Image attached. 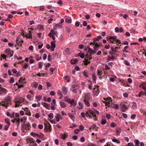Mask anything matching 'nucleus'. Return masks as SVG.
I'll use <instances>...</instances> for the list:
<instances>
[{"label":"nucleus","mask_w":146,"mask_h":146,"mask_svg":"<svg viewBox=\"0 0 146 146\" xmlns=\"http://www.w3.org/2000/svg\"><path fill=\"white\" fill-rule=\"evenodd\" d=\"M98 89L97 88H95L94 89V91L93 92L94 95H97L98 94Z\"/></svg>","instance_id":"obj_31"},{"label":"nucleus","mask_w":146,"mask_h":146,"mask_svg":"<svg viewBox=\"0 0 146 146\" xmlns=\"http://www.w3.org/2000/svg\"><path fill=\"white\" fill-rule=\"evenodd\" d=\"M99 113V112L97 110L93 109L92 110H88L86 114L83 112H82L81 113V115L84 118L85 117V115L86 117L89 116L90 117H91L90 115H92L94 117H96V114L98 115Z\"/></svg>","instance_id":"obj_1"},{"label":"nucleus","mask_w":146,"mask_h":146,"mask_svg":"<svg viewBox=\"0 0 146 146\" xmlns=\"http://www.w3.org/2000/svg\"><path fill=\"white\" fill-rule=\"evenodd\" d=\"M112 141L113 142L116 143L117 144H119L120 143V142L119 141V140L115 138H114L112 139Z\"/></svg>","instance_id":"obj_35"},{"label":"nucleus","mask_w":146,"mask_h":146,"mask_svg":"<svg viewBox=\"0 0 146 146\" xmlns=\"http://www.w3.org/2000/svg\"><path fill=\"white\" fill-rule=\"evenodd\" d=\"M37 28L38 29L41 31H42L44 30L43 27L41 25H38Z\"/></svg>","instance_id":"obj_29"},{"label":"nucleus","mask_w":146,"mask_h":146,"mask_svg":"<svg viewBox=\"0 0 146 146\" xmlns=\"http://www.w3.org/2000/svg\"><path fill=\"white\" fill-rule=\"evenodd\" d=\"M32 36V34L31 33L30 31H29V33L27 34L26 35V37L28 38H31Z\"/></svg>","instance_id":"obj_32"},{"label":"nucleus","mask_w":146,"mask_h":146,"mask_svg":"<svg viewBox=\"0 0 146 146\" xmlns=\"http://www.w3.org/2000/svg\"><path fill=\"white\" fill-rule=\"evenodd\" d=\"M15 113L14 112H12L11 114L9 112H7V115L8 116H9L11 118H14Z\"/></svg>","instance_id":"obj_25"},{"label":"nucleus","mask_w":146,"mask_h":146,"mask_svg":"<svg viewBox=\"0 0 146 146\" xmlns=\"http://www.w3.org/2000/svg\"><path fill=\"white\" fill-rule=\"evenodd\" d=\"M42 104L47 109L49 110L50 105L49 104L45 102H42Z\"/></svg>","instance_id":"obj_19"},{"label":"nucleus","mask_w":146,"mask_h":146,"mask_svg":"<svg viewBox=\"0 0 146 146\" xmlns=\"http://www.w3.org/2000/svg\"><path fill=\"white\" fill-rule=\"evenodd\" d=\"M24 102V99L21 97H16L15 100V107L16 108L21 106Z\"/></svg>","instance_id":"obj_2"},{"label":"nucleus","mask_w":146,"mask_h":146,"mask_svg":"<svg viewBox=\"0 0 146 146\" xmlns=\"http://www.w3.org/2000/svg\"><path fill=\"white\" fill-rule=\"evenodd\" d=\"M27 99L29 100L30 101H31V96L30 95H27Z\"/></svg>","instance_id":"obj_59"},{"label":"nucleus","mask_w":146,"mask_h":146,"mask_svg":"<svg viewBox=\"0 0 146 146\" xmlns=\"http://www.w3.org/2000/svg\"><path fill=\"white\" fill-rule=\"evenodd\" d=\"M102 71L100 70H98V72H97V75L99 76H101L102 75Z\"/></svg>","instance_id":"obj_44"},{"label":"nucleus","mask_w":146,"mask_h":146,"mask_svg":"<svg viewBox=\"0 0 146 146\" xmlns=\"http://www.w3.org/2000/svg\"><path fill=\"white\" fill-rule=\"evenodd\" d=\"M65 31L69 33L71 31V29L68 26H66L65 27Z\"/></svg>","instance_id":"obj_40"},{"label":"nucleus","mask_w":146,"mask_h":146,"mask_svg":"<svg viewBox=\"0 0 146 146\" xmlns=\"http://www.w3.org/2000/svg\"><path fill=\"white\" fill-rule=\"evenodd\" d=\"M42 86L41 84H39L38 87V90H41L42 89Z\"/></svg>","instance_id":"obj_61"},{"label":"nucleus","mask_w":146,"mask_h":146,"mask_svg":"<svg viewBox=\"0 0 146 146\" xmlns=\"http://www.w3.org/2000/svg\"><path fill=\"white\" fill-rule=\"evenodd\" d=\"M31 135L34 137H36V136H37V135H38V134L37 133H36L33 132H31L30 133Z\"/></svg>","instance_id":"obj_43"},{"label":"nucleus","mask_w":146,"mask_h":146,"mask_svg":"<svg viewBox=\"0 0 146 146\" xmlns=\"http://www.w3.org/2000/svg\"><path fill=\"white\" fill-rule=\"evenodd\" d=\"M106 121L104 119H102L101 120V124L104 125L106 123Z\"/></svg>","instance_id":"obj_46"},{"label":"nucleus","mask_w":146,"mask_h":146,"mask_svg":"<svg viewBox=\"0 0 146 146\" xmlns=\"http://www.w3.org/2000/svg\"><path fill=\"white\" fill-rule=\"evenodd\" d=\"M5 122L7 123V125H10V120L8 118H6L4 120Z\"/></svg>","instance_id":"obj_37"},{"label":"nucleus","mask_w":146,"mask_h":146,"mask_svg":"<svg viewBox=\"0 0 146 146\" xmlns=\"http://www.w3.org/2000/svg\"><path fill=\"white\" fill-rule=\"evenodd\" d=\"M22 109L25 111V114L27 115H29V116H31V113L30 111V110H29L28 108L26 107L24 108H23Z\"/></svg>","instance_id":"obj_14"},{"label":"nucleus","mask_w":146,"mask_h":146,"mask_svg":"<svg viewBox=\"0 0 146 146\" xmlns=\"http://www.w3.org/2000/svg\"><path fill=\"white\" fill-rule=\"evenodd\" d=\"M19 82V84H25L26 83L25 79L22 77L20 78Z\"/></svg>","instance_id":"obj_20"},{"label":"nucleus","mask_w":146,"mask_h":146,"mask_svg":"<svg viewBox=\"0 0 146 146\" xmlns=\"http://www.w3.org/2000/svg\"><path fill=\"white\" fill-rule=\"evenodd\" d=\"M80 25V23L78 21H76L75 23V26L77 27H78Z\"/></svg>","instance_id":"obj_62"},{"label":"nucleus","mask_w":146,"mask_h":146,"mask_svg":"<svg viewBox=\"0 0 146 146\" xmlns=\"http://www.w3.org/2000/svg\"><path fill=\"white\" fill-rule=\"evenodd\" d=\"M51 101V99L50 97L48 98L46 100L45 99L44 101L45 102H50Z\"/></svg>","instance_id":"obj_58"},{"label":"nucleus","mask_w":146,"mask_h":146,"mask_svg":"<svg viewBox=\"0 0 146 146\" xmlns=\"http://www.w3.org/2000/svg\"><path fill=\"white\" fill-rule=\"evenodd\" d=\"M79 56L81 58H84V57L85 54L84 53H82L81 52L79 53Z\"/></svg>","instance_id":"obj_48"},{"label":"nucleus","mask_w":146,"mask_h":146,"mask_svg":"<svg viewBox=\"0 0 146 146\" xmlns=\"http://www.w3.org/2000/svg\"><path fill=\"white\" fill-rule=\"evenodd\" d=\"M5 52L7 55H11L9 56V57H11L13 56V52L11 51L10 49H6L5 51Z\"/></svg>","instance_id":"obj_11"},{"label":"nucleus","mask_w":146,"mask_h":146,"mask_svg":"<svg viewBox=\"0 0 146 146\" xmlns=\"http://www.w3.org/2000/svg\"><path fill=\"white\" fill-rule=\"evenodd\" d=\"M79 131L80 130L79 129H76L74 130V133L75 134H77L79 133Z\"/></svg>","instance_id":"obj_63"},{"label":"nucleus","mask_w":146,"mask_h":146,"mask_svg":"<svg viewBox=\"0 0 146 146\" xmlns=\"http://www.w3.org/2000/svg\"><path fill=\"white\" fill-rule=\"evenodd\" d=\"M132 108L133 109H136L137 108V103L134 102H133L132 103Z\"/></svg>","instance_id":"obj_24"},{"label":"nucleus","mask_w":146,"mask_h":146,"mask_svg":"<svg viewBox=\"0 0 146 146\" xmlns=\"http://www.w3.org/2000/svg\"><path fill=\"white\" fill-rule=\"evenodd\" d=\"M6 90L4 88L0 86V94H5L6 93Z\"/></svg>","instance_id":"obj_22"},{"label":"nucleus","mask_w":146,"mask_h":146,"mask_svg":"<svg viewBox=\"0 0 146 146\" xmlns=\"http://www.w3.org/2000/svg\"><path fill=\"white\" fill-rule=\"evenodd\" d=\"M136 117L135 114H133L131 115V119L133 120Z\"/></svg>","instance_id":"obj_60"},{"label":"nucleus","mask_w":146,"mask_h":146,"mask_svg":"<svg viewBox=\"0 0 146 146\" xmlns=\"http://www.w3.org/2000/svg\"><path fill=\"white\" fill-rule=\"evenodd\" d=\"M86 58L85 59V61H84V64L85 65H87L88 64L90 63V62L89 60H88V59H87V58H88V55L87 54L85 55Z\"/></svg>","instance_id":"obj_18"},{"label":"nucleus","mask_w":146,"mask_h":146,"mask_svg":"<svg viewBox=\"0 0 146 146\" xmlns=\"http://www.w3.org/2000/svg\"><path fill=\"white\" fill-rule=\"evenodd\" d=\"M60 105L62 108H65L66 106V105L64 102L60 101L59 102Z\"/></svg>","instance_id":"obj_28"},{"label":"nucleus","mask_w":146,"mask_h":146,"mask_svg":"<svg viewBox=\"0 0 146 146\" xmlns=\"http://www.w3.org/2000/svg\"><path fill=\"white\" fill-rule=\"evenodd\" d=\"M84 99V101H89L90 99V93H85Z\"/></svg>","instance_id":"obj_9"},{"label":"nucleus","mask_w":146,"mask_h":146,"mask_svg":"<svg viewBox=\"0 0 146 146\" xmlns=\"http://www.w3.org/2000/svg\"><path fill=\"white\" fill-rule=\"evenodd\" d=\"M76 127V125L73 123H72L71 125H70V127L69 128H73L74 127Z\"/></svg>","instance_id":"obj_51"},{"label":"nucleus","mask_w":146,"mask_h":146,"mask_svg":"<svg viewBox=\"0 0 146 146\" xmlns=\"http://www.w3.org/2000/svg\"><path fill=\"white\" fill-rule=\"evenodd\" d=\"M83 74L84 76H85L86 77H88V73L87 72H86L85 71H84L83 72Z\"/></svg>","instance_id":"obj_57"},{"label":"nucleus","mask_w":146,"mask_h":146,"mask_svg":"<svg viewBox=\"0 0 146 146\" xmlns=\"http://www.w3.org/2000/svg\"><path fill=\"white\" fill-rule=\"evenodd\" d=\"M121 132V129L120 128H117L116 129V133L117 135H119Z\"/></svg>","instance_id":"obj_23"},{"label":"nucleus","mask_w":146,"mask_h":146,"mask_svg":"<svg viewBox=\"0 0 146 146\" xmlns=\"http://www.w3.org/2000/svg\"><path fill=\"white\" fill-rule=\"evenodd\" d=\"M65 51L66 54L69 55L70 54V49L69 48H66Z\"/></svg>","instance_id":"obj_41"},{"label":"nucleus","mask_w":146,"mask_h":146,"mask_svg":"<svg viewBox=\"0 0 146 146\" xmlns=\"http://www.w3.org/2000/svg\"><path fill=\"white\" fill-rule=\"evenodd\" d=\"M85 138L83 136L80 139V141L82 142H84L85 141Z\"/></svg>","instance_id":"obj_52"},{"label":"nucleus","mask_w":146,"mask_h":146,"mask_svg":"<svg viewBox=\"0 0 146 146\" xmlns=\"http://www.w3.org/2000/svg\"><path fill=\"white\" fill-rule=\"evenodd\" d=\"M68 115L70 119L72 120L73 122H74V115L70 113H68Z\"/></svg>","instance_id":"obj_26"},{"label":"nucleus","mask_w":146,"mask_h":146,"mask_svg":"<svg viewBox=\"0 0 146 146\" xmlns=\"http://www.w3.org/2000/svg\"><path fill=\"white\" fill-rule=\"evenodd\" d=\"M60 136V138L61 139L64 140L68 137V134L67 133H62L61 134Z\"/></svg>","instance_id":"obj_13"},{"label":"nucleus","mask_w":146,"mask_h":146,"mask_svg":"<svg viewBox=\"0 0 146 146\" xmlns=\"http://www.w3.org/2000/svg\"><path fill=\"white\" fill-rule=\"evenodd\" d=\"M23 40L19 38V36L17 37L16 40V43L19 46H22V44L23 42Z\"/></svg>","instance_id":"obj_8"},{"label":"nucleus","mask_w":146,"mask_h":146,"mask_svg":"<svg viewBox=\"0 0 146 146\" xmlns=\"http://www.w3.org/2000/svg\"><path fill=\"white\" fill-rule=\"evenodd\" d=\"M120 106L121 107L122 111L123 112H125L126 109L127 108L126 107V105L125 104H120Z\"/></svg>","instance_id":"obj_21"},{"label":"nucleus","mask_w":146,"mask_h":146,"mask_svg":"<svg viewBox=\"0 0 146 146\" xmlns=\"http://www.w3.org/2000/svg\"><path fill=\"white\" fill-rule=\"evenodd\" d=\"M58 32L57 31H54L53 30L51 29L50 32L48 35L49 36H51V35H57Z\"/></svg>","instance_id":"obj_17"},{"label":"nucleus","mask_w":146,"mask_h":146,"mask_svg":"<svg viewBox=\"0 0 146 146\" xmlns=\"http://www.w3.org/2000/svg\"><path fill=\"white\" fill-rule=\"evenodd\" d=\"M143 92L141 91L137 95H136V96L137 97H141V95L143 94Z\"/></svg>","instance_id":"obj_55"},{"label":"nucleus","mask_w":146,"mask_h":146,"mask_svg":"<svg viewBox=\"0 0 146 146\" xmlns=\"http://www.w3.org/2000/svg\"><path fill=\"white\" fill-rule=\"evenodd\" d=\"M42 96H36L35 98L37 100V102L40 101L42 98Z\"/></svg>","instance_id":"obj_38"},{"label":"nucleus","mask_w":146,"mask_h":146,"mask_svg":"<svg viewBox=\"0 0 146 146\" xmlns=\"http://www.w3.org/2000/svg\"><path fill=\"white\" fill-rule=\"evenodd\" d=\"M96 127V125H93L89 128V129L90 130L92 129H95Z\"/></svg>","instance_id":"obj_47"},{"label":"nucleus","mask_w":146,"mask_h":146,"mask_svg":"<svg viewBox=\"0 0 146 146\" xmlns=\"http://www.w3.org/2000/svg\"><path fill=\"white\" fill-rule=\"evenodd\" d=\"M72 19L71 18L69 19L66 18L65 20V21L68 23H71L72 22Z\"/></svg>","instance_id":"obj_39"},{"label":"nucleus","mask_w":146,"mask_h":146,"mask_svg":"<svg viewBox=\"0 0 146 146\" xmlns=\"http://www.w3.org/2000/svg\"><path fill=\"white\" fill-rule=\"evenodd\" d=\"M116 36H109L107 37V40L108 41H109L112 43H113V42L115 41L116 39Z\"/></svg>","instance_id":"obj_7"},{"label":"nucleus","mask_w":146,"mask_h":146,"mask_svg":"<svg viewBox=\"0 0 146 146\" xmlns=\"http://www.w3.org/2000/svg\"><path fill=\"white\" fill-rule=\"evenodd\" d=\"M55 42L56 41H52L50 42L51 45V50L52 51H53L54 50V48L56 47Z\"/></svg>","instance_id":"obj_12"},{"label":"nucleus","mask_w":146,"mask_h":146,"mask_svg":"<svg viewBox=\"0 0 146 146\" xmlns=\"http://www.w3.org/2000/svg\"><path fill=\"white\" fill-rule=\"evenodd\" d=\"M64 79L66 80L67 82H69L70 81V78L69 76H66L64 77Z\"/></svg>","instance_id":"obj_49"},{"label":"nucleus","mask_w":146,"mask_h":146,"mask_svg":"<svg viewBox=\"0 0 146 146\" xmlns=\"http://www.w3.org/2000/svg\"><path fill=\"white\" fill-rule=\"evenodd\" d=\"M31 127V126L30 124L28 123H26L22 125L21 130L23 132H25L27 130H29Z\"/></svg>","instance_id":"obj_5"},{"label":"nucleus","mask_w":146,"mask_h":146,"mask_svg":"<svg viewBox=\"0 0 146 146\" xmlns=\"http://www.w3.org/2000/svg\"><path fill=\"white\" fill-rule=\"evenodd\" d=\"M29 146H37V145L36 143H30L29 145Z\"/></svg>","instance_id":"obj_64"},{"label":"nucleus","mask_w":146,"mask_h":146,"mask_svg":"<svg viewBox=\"0 0 146 146\" xmlns=\"http://www.w3.org/2000/svg\"><path fill=\"white\" fill-rule=\"evenodd\" d=\"M48 117L50 119H52L53 117V114L52 113H49L48 115Z\"/></svg>","instance_id":"obj_56"},{"label":"nucleus","mask_w":146,"mask_h":146,"mask_svg":"<svg viewBox=\"0 0 146 146\" xmlns=\"http://www.w3.org/2000/svg\"><path fill=\"white\" fill-rule=\"evenodd\" d=\"M20 120V118H18L17 119V120L16 121V122L17 124V126H18L20 124L19 121Z\"/></svg>","instance_id":"obj_54"},{"label":"nucleus","mask_w":146,"mask_h":146,"mask_svg":"<svg viewBox=\"0 0 146 146\" xmlns=\"http://www.w3.org/2000/svg\"><path fill=\"white\" fill-rule=\"evenodd\" d=\"M79 105L81 106V107H80L79 108V109H82L83 107V104L81 102H78Z\"/></svg>","instance_id":"obj_53"},{"label":"nucleus","mask_w":146,"mask_h":146,"mask_svg":"<svg viewBox=\"0 0 146 146\" xmlns=\"http://www.w3.org/2000/svg\"><path fill=\"white\" fill-rule=\"evenodd\" d=\"M43 64V63L42 62H38V65L39 67L40 68H42V67Z\"/></svg>","instance_id":"obj_50"},{"label":"nucleus","mask_w":146,"mask_h":146,"mask_svg":"<svg viewBox=\"0 0 146 146\" xmlns=\"http://www.w3.org/2000/svg\"><path fill=\"white\" fill-rule=\"evenodd\" d=\"M65 101L70 104V107H72V106H75L76 105V103L74 100H71L70 99L65 98Z\"/></svg>","instance_id":"obj_6"},{"label":"nucleus","mask_w":146,"mask_h":146,"mask_svg":"<svg viewBox=\"0 0 146 146\" xmlns=\"http://www.w3.org/2000/svg\"><path fill=\"white\" fill-rule=\"evenodd\" d=\"M27 117H23L22 119H20L21 121L22 122L25 123L26 121Z\"/></svg>","instance_id":"obj_42"},{"label":"nucleus","mask_w":146,"mask_h":146,"mask_svg":"<svg viewBox=\"0 0 146 146\" xmlns=\"http://www.w3.org/2000/svg\"><path fill=\"white\" fill-rule=\"evenodd\" d=\"M85 104L88 106H89L90 104L89 102V101H84Z\"/></svg>","instance_id":"obj_45"},{"label":"nucleus","mask_w":146,"mask_h":146,"mask_svg":"<svg viewBox=\"0 0 146 146\" xmlns=\"http://www.w3.org/2000/svg\"><path fill=\"white\" fill-rule=\"evenodd\" d=\"M88 54H88V53L90 54L89 56H91L92 54H95L96 53V51L93 50L91 48L88 47Z\"/></svg>","instance_id":"obj_10"},{"label":"nucleus","mask_w":146,"mask_h":146,"mask_svg":"<svg viewBox=\"0 0 146 146\" xmlns=\"http://www.w3.org/2000/svg\"><path fill=\"white\" fill-rule=\"evenodd\" d=\"M140 87L145 90L144 92L145 95L146 96V82L143 83Z\"/></svg>","instance_id":"obj_15"},{"label":"nucleus","mask_w":146,"mask_h":146,"mask_svg":"<svg viewBox=\"0 0 146 146\" xmlns=\"http://www.w3.org/2000/svg\"><path fill=\"white\" fill-rule=\"evenodd\" d=\"M32 85L33 87L36 88L38 86V84L36 82H33L32 84Z\"/></svg>","instance_id":"obj_34"},{"label":"nucleus","mask_w":146,"mask_h":146,"mask_svg":"<svg viewBox=\"0 0 146 146\" xmlns=\"http://www.w3.org/2000/svg\"><path fill=\"white\" fill-rule=\"evenodd\" d=\"M99 45L97 43H96L94 46V49L95 50H98Z\"/></svg>","instance_id":"obj_36"},{"label":"nucleus","mask_w":146,"mask_h":146,"mask_svg":"<svg viewBox=\"0 0 146 146\" xmlns=\"http://www.w3.org/2000/svg\"><path fill=\"white\" fill-rule=\"evenodd\" d=\"M62 90L63 93L64 94H66L68 91L67 88L65 87L62 88Z\"/></svg>","instance_id":"obj_27"},{"label":"nucleus","mask_w":146,"mask_h":146,"mask_svg":"<svg viewBox=\"0 0 146 146\" xmlns=\"http://www.w3.org/2000/svg\"><path fill=\"white\" fill-rule=\"evenodd\" d=\"M62 25L61 23H59L56 24L53 27V29L54 30H56L58 29L62 28Z\"/></svg>","instance_id":"obj_16"},{"label":"nucleus","mask_w":146,"mask_h":146,"mask_svg":"<svg viewBox=\"0 0 146 146\" xmlns=\"http://www.w3.org/2000/svg\"><path fill=\"white\" fill-rule=\"evenodd\" d=\"M77 62V60L74 59H71L70 60V62L72 64L76 63Z\"/></svg>","instance_id":"obj_33"},{"label":"nucleus","mask_w":146,"mask_h":146,"mask_svg":"<svg viewBox=\"0 0 146 146\" xmlns=\"http://www.w3.org/2000/svg\"><path fill=\"white\" fill-rule=\"evenodd\" d=\"M56 117L55 118L57 122L59 121L60 118H61V117L59 114H56Z\"/></svg>","instance_id":"obj_30"},{"label":"nucleus","mask_w":146,"mask_h":146,"mask_svg":"<svg viewBox=\"0 0 146 146\" xmlns=\"http://www.w3.org/2000/svg\"><path fill=\"white\" fill-rule=\"evenodd\" d=\"M11 100L10 97L7 96L4 100L0 102V105L1 106L5 107L6 108L8 106V104L10 103Z\"/></svg>","instance_id":"obj_3"},{"label":"nucleus","mask_w":146,"mask_h":146,"mask_svg":"<svg viewBox=\"0 0 146 146\" xmlns=\"http://www.w3.org/2000/svg\"><path fill=\"white\" fill-rule=\"evenodd\" d=\"M102 101L105 104V105L108 107H111L112 105V102L111 98L108 97L107 98H104Z\"/></svg>","instance_id":"obj_4"}]
</instances>
